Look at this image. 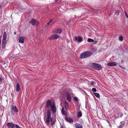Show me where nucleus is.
Returning <instances> with one entry per match:
<instances>
[{
	"label": "nucleus",
	"instance_id": "obj_1",
	"mask_svg": "<svg viewBox=\"0 0 128 128\" xmlns=\"http://www.w3.org/2000/svg\"><path fill=\"white\" fill-rule=\"evenodd\" d=\"M50 106L51 110L54 114L56 113V108L55 106V105L54 103L53 104L51 103V102L50 100H48L47 101L46 104L45 106L46 108Z\"/></svg>",
	"mask_w": 128,
	"mask_h": 128
},
{
	"label": "nucleus",
	"instance_id": "obj_2",
	"mask_svg": "<svg viewBox=\"0 0 128 128\" xmlns=\"http://www.w3.org/2000/svg\"><path fill=\"white\" fill-rule=\"evenodd\" d=\"M50 122L52 125L54 124L55 122V121H53V118L51 117L50 112L49 110H48L47 112V117L45 122L47 124H49Z\"/></svg>",
	"mask_w": 128,
	"mask_h": 128
},
{
	"label": "nucleus",
	"instance_id": "obj_3",
	"mask_svg": "<svg viewBox=\"0 0 128 128\" xmlns=\"http://www.w3.org/2000/svg\"><path fill=\"white\" fill-rule=\"evenodd\" d=\"M11 112L12 114H14V113H17L18 112V110L16 106L12 105L11 106Z\"/></svg>",
	"mask_w": 128,
	"mask_h": 128
},
{
	"label": "nucleus",
	"instance_id": "obj_4",
	"mask_svg": "<svg viewBox=\"0 0 128 128\" xmlns=\"http://www.w3.org/2000/svg\"><path fill=\"white\" fill-rule=\"evenodd\" d=\"M93 66L95 68L98 70H101L102 68V66L101 65L96 63L93 64Z\"/></svg>",
	"mask_w": 128,
	"mask_h": 128
},
{
	"label": "nucleus",
	"instance_id": "obj_5",
	"mask_svg": "<svg viewBox=\"0 0 128 128\" xmlns=\"http://www.w3.org/2000/svg\"><path fill=\"white\" fill-rule=\"evenodd\" d=\"M30 23L32 25H37L38 24V22L36 20L32 19L30 22Z\"/></svg>",
	"mask_w": 128,
	"mask_h": 128
},
{
	"label": "nucleus",
	"instance_id": "obj_6",
	"mask_svg": "<svg viewBox=\"0 0 128 128\" xmlns=\"http://www.w3.org/2000/svg\"><path fill=\"white\" fill-rule=\"evenodd\" d=\"M59 36L56 34L52 35L50 37V40L56 39L59 38Z\"/></svg>",
	"mask_w": 128,
	"mask_h": 128
},
{
	"label": "nucleus",
	"instance_id": "obj_7",
	"mask_svg": "<svg viewBox=\"0 0 128 128\" xmlns=\"http://www.w3.org/2000/svg\"><path fill=\"white\" fill-rule=\"evenodd\" d=\"M75 40H78L80 42H82L83 40V38L80 36H76L75 38Z\"/></svg>",
	"mask_w": 128,
	"mask_h": 128
},
{
	"label": "nucleus",
	"instance_id": "obj_8",
	"mask_svg": "<svg viewBox=\"0 0 128 128\" xmlns=\"http://www.w3.org/2000/svg\"><path fill=\"white\" fill-rule=\"evenodd\" d=\"M107 65L110 66H114L117 65L116 63L115 62H109L107 64Z\"/></svg>",
	"mask_w": 128,
	"mask_h": 128
},
{
	"label": "nucleus",
	"instance_id": "obj_9",
	"mask_svg": "<svg viewBox=\"0 0 128 128\" xmlns=\"http://www.w3.org/2000/svg\"><path fill=\"white\" fill-rule=\"evenodd\" d=\"M66 97L67 100L68 102H70L71 100V98L70 95L68 93L66 94Z\"/></svg>",
	"mask_w": 128,
	"mask_h": 128
},
{
	"label": "nucleus",
	"instance_id": "obj_10",
	"mask_svg": "<svg viewBox=\"0 0 128 128\" xmlns=\"http://www.w3.org/2000/svg\"><path fill=\"white\" fill-rule=\"evenodd\" d=\"M87 58L90 56L92 54V52L90 51H88L84 52Z\"/></svg>",
	"mask_w": 128,
	"mask_h": 128
},
{
	"label": "nucleus",
	"instance_id": "obj_11",
	"mask_svg": "<svg viewBox=\"0 0 128 128\" xmlns=\"http://www.w3.org/2000/svg\"><path fill=\"white\" fill-rule=\"evenodd\" d=\"M65 120L68 122H73V120L72 118H69L67 117H66L65 118Z\"/></svg>",
	"mask_w": 128,
	"mask_h": 128
},
{
	"label": "nucleus",
	"instance_id": "obj_12",
	"mask_svg": "<svg viewBox=\"0 0 128 128\" xmlns=\"http://www.w3.org/2000/svg\"><path fill=\"white\" fill-rule=\"evenodd\" d=\"M80 58L82 59L87 58L86 55L84 52L82 53L80 56Z\"/></svg>",
	"mask_w": 128,
	"mask_h": 128
},
{
	"label": "nucleus",
	"instance_id": "obj_13",
	"mask_svg": "<svg viewBox=\"0 0 128 128\" xmlns=\"http://www.w3.org/2000/svg\"><path fill=\"white\" fill-rule=\"evenodd\" d=\"M25 37L24 36H21L20 37L19 40V42L21 43H23L24 42V40Z\"/></svg>",
	"mask_w": 128,
	"mask_h": 128
},
{
	"label": "nucleus",
	"instance_id": "obj_14",
	"mask_svg": "<svg viewBox=\"0 0 128 128\" xmlns=\"http://www.w3.org/2000/svg\"><path fill=\"white\" fill-rule=\"evenodd\" d=\"M74 125L76 128H82V124L77 123L74 124Z\"/></svg>",
	"mask_w": 128,
	"mask_h": 128
},
{
	"label": "nucleus",
	"instance_id": "obj_15",
	"mask_svg": "<svg viewBox=\"0 0 128 128\" xmlns=\"http://www.w3.org/2000/svg\"><path fill=\"white\" fill-rule=\"evenodd\" d=\"M61 112L62 114L64 116H67V112L64 110V108H62L61 110Z\"/></svg>",
	"mask_w": 128,
	"mask_h": 128
},
{
	"label": "nucleus",
	"instance_id": "obj_16",
	"mask_svg": "<svg viewBox=\"0 0 128 128\" xmlns=\"http://www.w3.org/2000/svg\"><path fill=\"white\" fill-rule=\"evenodd\" d=\"M20 90V85L18 83H17L16 84V91L18 92Z\"/></svg>",
	"mask_w": 128,
	"mask_h": 128
},
{
	"label": "nucleus",
	"instance_id": "obj_17",
	"mask_svg": "<svg viewBox=\"0 0 128 128\" xmlns=\"http://www.w3.org/2000/svg\"><path fill=\"white\" fill-rule=\"evenodd\" d=\"M64 104L66 109L67 110H68V102L66 101H65Z\"/></svg>",
	"mask_w": 128,
	"mask_h": 128
},
{
	"label": "nucleus",
	"instance_id": "obj_18",
	"mask_svg": "<svg viewBox=\"0 0 128 128\" xmlns=\"http://www.w3.org/2000/svg\"><path fill=\"white\" fill-rule=\"evenodd\" d=\"M56 33L59 34H60L62 32L60 28H58L56 30Z\"/></svg>",
	"mask_w": 128,
	"mask_h": 128
},
{
	"label": "nucleus",
	"instance_id": "obj_19",
	"mask_svg": "<svg viewBox=\"0 0 128 128\" xmlns=\"http://www.w3.org/2000/svg\"><path fill=\"white\" fill-rule=\"evenodd\" d=\"M77 116L78 118L81 117L82 116V114L81 112H78L77 114Z\"/></svg>",
	"mask_w": 128,
	"mask_h": 128
},
{
	"label": "nucleus",
	"instance_id": "obj_20",
	"mask_svg": "<svg viewBox=\"0 0 128 128\" xmlns=\"http://www.w3.org/2000/svg\"><path fill=\"white\" fill-rule=\"evenodd\" d=\"M114 14L117 15H118L120 14V10H116Z\"/></svg>",
	"mask_w": 128,
	"mask_h": 128
},
{
	"label": "nucleus",
	"instance_id": "obj_21",
	"mask_svg": "<svg viewBox=\"0 0 128 128\" xmlns=\"http://www.w3.org/2000/svg\"><path fill=\"white\" fill-rule=\"evenodd\" d=\"M3 38L6 39V32H4L3 35Z\"/></svg>",
	"mask_w": 128,
	"mask_h": 128
},
{
	"label": "nucleus",
	"instance_id": "obj_22",
	"mask_svg": "<svg viewBox=\"0 0 128 128\" xmlns=\"http://www.w3.org/2000/svg\"><path fill=\"white\" fill-rule=\"evenodd\" d=\"M94 95L97 98H98L100 97L99 94L97 93H94Z\"/></svg>",
	"mask_w": 128,
	"mask_h": 128
},
{
	"label": "nucleus",
	"instance_id": "obj_23",
	"mask_svg": "<svg viewBox=\"0 0 128 128\" xmlns=\"http://www.w3.org/2000/svg\"><path fill=\"white\" fill-rule=\"evenodd\" d=\"M87 41L89 42H93L94 40L91 38H88V39Z\"/></svg>",
	"mask_w": 128,
	"mask_h": 128
},
{
	"label": "nucleus",
	"instance_id": "obj_24",
	"mask_svg": "<svg viewBox=\"0 0 128 128\" xmlns=\"http://www.w3.org/2000/svg\"><path fill=\"white\" fill-rule=\"evenodd\" d=\"M123 37L122 36H120L119 37V40L120 41H122L123 40Z\"/></svg>",
	"mask_w": 128,
	"mask_h": 128
},
{
	"label": "nucleus",
	"instance_id": "obj_25",
	"mask_svg": "<svg viewBox=\"0 0 128 128\" xmlns=\"http://www.w3.org/2000/svg\"><path fill=\"white\" fill-rule=\"evenodd\" d=\"M6 39L3 38L2 40V43H5Z\"/></svg>",
	"mask_w": 128,
	"mask_h": 128
},
{
	"label": "nucleus",
	"instance_id": "obj_26",
	"mask_svg": "<svg viewBox=\"0 0 128 128\" xmlns=\"http://www.w3.org/2000/svg\"><path fill=\"white\" fill-rule=\"evenodd\" d=\"M6 44L5 43H2V48H4Z\"/></svg>",
	"mask_w": 128,
	"mask_h": 128
},
{
	"label": "nucleus",
	"instance_id": "obj_27",
	"mask_svg": "<svg viewBox=\"0 0 128 128\" xmlns=\"http://www.w3.org/2000/svg\"><path fill=\"white\" fill-rule=\"evenodd\" d=\"M52 20L51 19L49 22H48L47 23V25H49L50 24V23L52 22Z\"/></svg>",
	"mask_w": 128,
	"mask_h": 128
},
{
	"label": "nucleus",
	"instance_id": "obj_28",
	"mask_svg": "<svg viewBox=\"0 0 128 128\" xmlns=\"http://www.w3.org/2000/svg\"><path fill=\"white\" fill-rule=\"evenodd\" d=\"M92 90L94 92H96V89L95 88H93L92 89Z\"/></svg>",
	"mask_w": 128,
	"mask_h": 128
},
{
	"label": "nucleus",
	"instance_id": "obj_29",
	"mask_svg": "<svg viewBox=\"0 0 128 128\" xmlns=\"http://www.w3.org/2000/svg\"><path fill=\"white\" fill-rule=\"evenodd\" d=\"M74 99L76 101H78V98L76 97H74Z\"/></svg>",
	"mask_w": 128,
	"mask_h": 128
},
{
	"label": "nucleus",
	"instance_id": "obj_30",
	"mask_svg": "<svg viewBox=\"0 0 128 128\" xmlns=\"http://www.w3.org/2000/svg\"><path fill=\"white\" fill-rule=\"evenodd\" d=\"M119 66L120 68H121L122 69H125L124 68L123 66H121L120 65H119Z\"/></svg>",
	"mask_w": 128,
	"mask_h": 128
},
{
	"label": "nucleus",
	"instance_id": "obj_31",
	"mask_svg": "<svg viewBox=\"0 0 128 128\" xmlns=\"http://www.w3.org/2000/svg\"><path fill=\"white\" fill-rule=\"evenodd\" d=\"M96 83V82L94 81H92L91 82V84L92 85H94Z\"/></svg>",
	"mask_w": 128,
	"mask_h": 128
},
{
	"label": "nucleus",
	"instance_id": "obj_32",
	"mask_svg": "<svg viewBox=\"0 0 128 128\" xmlns=\"http://www.w3.org/2000/svg\"><path fill=\"white\" fill-rule=\"evenodd\" d=\"M124 13L125 14L126 16V18H128V15L127 14V13L126 12V11H124Z\"/></svg>",
	"mask_w": 128,
	"mask_h": 128
},
{
	"label": "nucleus",
	"instance_id": "obj_33",
	"mask_svg": "<svg viewBox=\"0 0 128 128\" xmlns=\"http://www.w3.org/2000/svg\"><path fill=\"white\" fill-rule=\"evenodd\" d=\"M15 126L16 128H18L20 127L17 124H16Z\"/></svg>",
	"mask_w": 128,
	"mask_h": 128
},
{
	"label": "nucleus",
	"instance_id": "obj_34",
	"mask_svg": "<svg viewBox=\"0 0 128 128\" xmlns=\"http://www.w3.org/2000/svg\"><path fill=\"white\" fill-rule=\"evenodd\" d=\"M123 114H120V117H121L123 116Z\"/></svg>",
	"mask_w": 128,
	"mask_h": 128
},
{
	"label": "nucleus",
	"instance_id": "obj_35",
	"mask_svg": "<svg viewBox=\"0 0 128 128\" xmlns=\"http://www.w3.org/2000/svg\"><path fill=\"white\" fill-rule=\"evenodd\" d=\"M3 79H2V78L1 77H0V80H2Z\"/></svg>",
	"mask_w": 128,
	"mask_h": 128
},
{
	"label": "nucleus",
	"instance_id": "obj_36",
	"mask_svg": "<svg viewBox=\"0 0 128 128\" xmlns=\"http://www.w3.org/2000/svg\"><path fill=\"white\" fill-rule=\"evenodd\" d=\"M16 34V32H14V35Z\"/></svg>",
	"mask_w": 128,
	"mask_h": 128
},
{
	"label": "nucleus",
	"instance_id": "obj_37",
	"mask_svg": "<svg viewBox=\"0 0 128 128\" xmlns=\"http://www.w3.org/2000/svg\"><path fill=\"white\" fill-rule=\"evenodd\" d=\"M61 128H64L63 126H61L60 127Z\"/></svg>",
	"mask_w": 128,
	"mask_h": 128
},
{
	"label": "nucleus",
	"instance_id": "obj_38",
	"mask_svg": "<svg viewBox=\"0 0 128 128\" xmlns=\"http://www.w3.org/2000/svg\"><path fill=\"white\" fill-rule=\"evenodd\" d=\"M58 0H55V1L56 2H57V1Z\"/></svg>",
	"mask_w": 128,
	"mask_h": 128
},
{
	"label": "nucleus",
	"instance_id": "obj_39",
	"mask_svg": "<svg viewBox=\"0 0 128 128\" xmlns=\"http://www.w3.org/2000/svg\"><path fill=\"white\" fill-rule=\"evenodd\" d=\"M68 71H70V70H68Z\"/></svg>",
	"mask_w": 128,
	"mask_h": 128
},
{
	"label": "nucleus",
	"instance_id": "obj_40",
	"mask_svg": "<svg viewBox=\"0 0 128 128\" xmlns=\"http://www.w3.org/2000/svg\"><path fill=\"white\" fill-rule=\"evenodd\" d=\"M21 128V127H19V128Z\"/></svg>",
	"mask_w": 128,
	"mask_h": 128
},
{
	"label": "nucleus",
	"instance_id": "obj_41",
	"mask_svg": "<svg viewBox=\"0 0 128 128\" xmlns=\"http://www.w3.org/2000/svg\"><path fill=\"white\" fill-rule=\"evenodd\" d=\"M71 68H70V70H71Z\"/></svg>",
	"mask_w": 128,
	"mask_h": 128
}]
</instances>
